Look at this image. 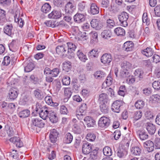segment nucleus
<instances>
[{"mask_svg":"<svg viewBox=\"0 0 160 160\" xmlns=\"http://www.w3.org/2000/svg\"><path fill=\"white\" fill-rule=\"evenodd\" d=\"M129 18V14L126 12H123L118 16V18L121 26L126 27L128 26V20Z\"/></svg>","mask_w":160,"mask_h":160,"instance_id":"obj_1","label":"nucleus"},{"mask_svg":"<svg viewBox=\"0 0 160 160\" xmlns=\"http://www.w3.org/2000/svg\"><path fill=\"white\" fill-rule=\"evenodd\" d=\"M123 104V102L122 101H115L112 105L111 109L113 112L119 113L120 111L121 107Z\"/></svg>","mask_w":160,"mask_h":160,"instance_id":"obj_2","label":"nucleus"},{"mask_svg":"<svg viewBox=\"0 0 160 160\" xmlns=\"http://www.w3.org/2000/svg\"><path fill=\"white\" fill-rule=\"evenodd\" d=\"M112 56L110 54L105 53L102 56L101 61L104 64L108 65L112 61Z\"/></svg>","mask_w":160,"mask_h":160,"instance_id":"obj_3","label":"nucleus"},{"mask_svg":"<svg viewBox=\"0 0 160 160\" xmlns=\"http://www.w3.org/2000/svg\"><path fill=\"white\" fill-rule=\"evenodd\" d=\"M75 9V6L73 3L70 2L67 3L65 8L66 13L68 15H71Z\"/></svg>","mask_w":160,"mask_h":160,"instance_id":"obj_4","label":"nucleus"},{"mask_svg":"<svg viewBox=\"0 0 160 160\" xmlns=\"http://www.w3.org/2000/svg\"><path fill=\"white\" fill-rule=\"evenodd\" d=\"M92 146L88 142L83 143L82 146V152L84 154L89 153L92 149Z\"/></svg>","mask_w":160,"mask_h":160,"instance_id":"obj_5","label":"nucleus"},{"mask_svg":"<svg viewBox=\"0 0 160 160\" xmlns=\"http://www.w3.org/2000/svg\"><path fill=\"white\" fill-rule=\"evenodd\" d=\"M91 27L96 30L100 29L102 27V23L99 20L96 19H93L90 22Z\"/></svg>","mask_w":160,"mask_h":160,"instance_id":"obj_6","label":"nucleus"},{"mask_svg":"<svg viewBox=\"0 0 160 160\" xmlns=\"http://www.w3.org/2000/svg\"><path fill=\"white\" fill-rule=\"evenodd\" d=\"M75 123L73 125V130L74 132L76 134H79L82 132L81 127L84 125L83 122L81 121H80L79 124L78 122H75Z\"/></svg>","mask_w":160,"mask_h":160,"instance_id":"obj_7","label":"nucleus"},{"mask_svg":"<svg viewBox=\"0 0 160 160\" xmlns=\"http://www.w3.org/2000/svg\"><path fill=\"white\" fill-rule=\"evenodd\" d=\"M146 129L148 132L151 135L153 134L156 131V127L153 124L150 122H148L145 124Z\"/></svg>","mask_w":160,"mask_h":160,"instance_id":"obj_8","label":"nucleus"},{"mask_svg":"<svg viewBox=\"0 0 160 160\" xmlns=\"http://www.w3.org/2000/svg\"><path fill=\"white\" fill-rule=\"evenodd\" d=\"M10 141L16 145L17 147L21 148L23 146V143L21 139L17 137H14L11 138Z\"/></svg>","mask_w":160,"mask_h":160,"instance_id":"obj_9","label":"nucleus"},{"mask_svg":"<svg viewBox=\"0 0 160 160\" xmlns=\"http://www.w3.org/2000/svg\"><path fill=\"white\" fill-rule=\"evenodd\" d=\"M90 13L92 15L98 14L99 12V8L95 3H91L90 4Z\"/></svg>","mask_w":160,"mask_h":160,"instance_id":"obj_10","label":"nucleus"},{"mask_svg":"<svg viewBox=\"0 0 160 160\" xmlns=\"http://www.w3.org/2000/svg\"><path fill=\"white\" fill-rule=\"evenodd\" d=\"M20 12L19 11L16 12L14 16L15 21L18 22L19 27H22L24 24V21L22 18L20 17Z\"/></svg>","mask_w":160,"mask_h":160,"instance_id":"obj_11","label":"nucleus"},{"mask_svg":"<svg viewBox=\"0 0 160 160\" xmlns=\"http://www.w3.org/2000/svg\"><path fill=\"white\" fill-rule=\"evenodd\" d=\"M58 135V133L56 129H53L50 130L49 137L52 142L54 143L56 142Z\"/></svg>","mask_w":160,"mask_h":160,"instance_id":"obj_12","label":"nucleus"},{"mask_svg":"<svg viewBox=\"0 0 160 160\" xmlns=\"http://www.w3.org/2000/svg\"><path fill=\"white\" fill-rule=\"evenodd\" d=\"M73 19L74 21L76 22L80 23L82 22L85 20V14L78 12L74 16Z\"/></svg>","mask_w":160,"mask_h":160,"instance_id":"obj_13","label":"nucleus"},{"mask_svg":"<svg viewBox=\"0 0 160 160\" xmlns=\"http://www.w3.org/2000/svg\"><path fill=\"white\" fill-rule=\"evenodd\" d=\"M144 147L147 148L148 152H151L154 150V144L152 142L148 140L143 143Z\"/></svg>","mask_w":160,"mask_h":160,"instance_id":"obj_14","label":"nucleus"},{"mask_svg":"<svg viewBox=\"0 0 160 160\" xmlns=\"http://www.w3.org/2000/svg\"><path fill=\"white\" fill-rule=\"evenodd\" d=\"M13 26L12 24H6L4 26L3 32L5 33L9 36H11L13 33L12 32Z\"/></svg>","mask_w":160,"mask_h":160,"instance_id":"obj_15","label":"nucleus"},{"mask_svg":"<svg viewBox=\"0 0 160 160\" xmlns=\"http://www.w3.org/2000/svg\"><path fill=\"white\" fill-rule=\"evenodd\" d=\"M18 93L16 88H11L9 91L8 96L9 98L12 100H14L17 97Z\"/></svg>","mask_w":160,"mask_h":160,"instance_id":"obj_16","label":"nucleus"},{"mask_svg":"<svg viewBox=\"0 0 160 160\" xmlns=\"http://www.w3.org/2000/svg\"><path fill=\"white\" fill-rule=\"evenodd\" d=\"M122 48L127 52L131 51L133 48V44L132 41L126 42L123 44Z\"/></svg>","mask_w":160,"mask_h":160,"instance_id":"obj_17","label":"nucleus"},{"mask_svg":"<svg viewBox=\"0 0 160 160\" xmlns=\"http://www.w3.org/2000/svg\"><path fill=\"white\" fill-rule=\"evenodd\" d=\"M11 122L9 121L7 122V124L5 126V130L7 131L8 136H12L14 135V132L12 128L10 127Z\"/></svg>","mask_w":160,"mask_h":160,"instance_id":"obj_18","label":"nucleus"},{"mask_svg":"<svg viewBox=\"0 0 160 160\" xmlns=\"http://www.w3.org/2000/svg\"><path fill=\"white\" fill-rule=\"evenodd\" d=\"M127 154V151L121 147L119 148L117 153V156L120 158H124Z\"/></svg>","mask_w":160,"mask_h":160,"instance_id":"obj_19","label":"nucleus"},{"mask_svg":"<svg viewBox=\"0 0 160 160\" xmlns=\"http://www.w3.org/2000/svg\"><path fill=\"white\" fill-rule=\"evenodd\" d=\"M5 12L0 8V25L2 26L7 22Z\"/></svg>","mask_w":160,"mask_h":160,"instance_id":"obj_20","label":"nucleus"},{"mask_svg":"<svg viewBox=\"0 0 160 160\" xmlns=\"http://www.w3.org/2000/svg\"><path fill=\"white\" fill-rule=\"evenodd\" d=\"M61 13L58 11H53L51 13H49L48 16L49 18L57 19L61 17Z\"/></svg>","mask_w":160,"mask_h":160,"instance_id":"obj_21","label":"nucleus"},{"mask_svg":"<svg viewBox=\"0 0 160 160\" xmlns=\"http://www.w3.org/2000/svg\"><path fill=\"white\" fill-rule=\"evenodd\" d=\"M109 101L108 97L107 94L103 93L99 95L98 101L100 104L108 103Z\"/></svg>","mask_w":160,"mask_h":160,"instance_id":"obj_22","label":"nucleus"},{"mask_svg":"<svg viewBox=\"0 0 160 160\" xmlns=\"http://www.w3.org/2000/svg\"><path fill=\"white\" fill-rule=\"evenodd\" d=\"M33 93L36 98L40 100L43 98L45 96L44 93L41 90L38 89L35 90Z\"/></svg>","mask_w":160,"mask_h":160,"instance_id":"obj_23","label":"nucleus"},{"mask_svg":"<svg viewBox=\"0 0 160 160\" xmlns=\"http://www.w3.org/2000/svg\"><path fill=\"white\" fill-rule=\"evenodd\" d=\"M56 52L61 56H63L66 50L63 45L58 46L56 48Z\"/></svg>","mask_w":160,"mask_h":160,"instance_id":"obj_24","label":"nucleus"},{"mask_svg":"<svg viewBox=\"0 0 160 160\" xmlns=\"http://www.w3.org/2000/svg\"><path fill=\"white\" fill-rule=\"evenodd\" d=\"M67 45L68 48V54L69 55V53H70L71 55L73 56L74 53H73V52L75 50L76 48V45L72 42H68Z\"/></svg>","mask_w":160,"mask_h":160,"instance_id":"obj_25","label":"nucleus"},{"mask_svg":"<svg viewBox=\"0 0 160 160\" xmlns=\"http://www.w3.org/2000/svg\"><path fill=\"white\" fill-rule=\"evenodd\" d=\"M99 51L97 49L94 48L89 51L88 54L89 57L90 58H97L98 56Z\"/></svg>","mask_w":160,"mask_h":160,"instance_id":"obj_26","label":"nucleus"},{"mask_svg":"<svg viewBox=\"0 0 160 160\" xmlns=\"http://www.w3.org/2000/svg\"><path fill=\"white\" fill-rule=\"evenodd\" d=\"M90 158L92 160H99L100 157L98 155V150L94 149L91 152L90 155Z\"/></svg>","mask_w":160,"mask_h":160,"instance_id":"obj_27","label":"nucleus"},{"mask_svg":"<svg viewBox=\"0 0 160 160\" xmlns=\"http://www.w3.org/2000/svg\"><path fill=\"white\" fill-rule=\"evenodd\" d=\"M45 122L43 121H32L31 127L33 128V126L42 128L44 127Z\"/></svg>","mask_w":160,"mask_h":160,"instance_id":"obj_28","label":"nucleus"},{"mask_svg":"<svg viewBox=\"0 0 160 160\" xmlns=\"http://www.w3.org/2000/svg\"><path fill=\"white\" fill-rule=\"evenodd\" d=\"M141 149L138 147H132L131 148V153L134 156L139 155L141 153Z\"/></svg>","mask_w":160,"mask_h":160,"instance_id":"obj_29","label":"nucleus"},{"mask_svg":"<svg viewBox=\"0 0 160 160\" xmlns=\"http://www.w3.org/2000/svg\"><path fill=\"white\" fill-rule=\"evenodd\" d=\"M142 53L147 57L151 56L153 53V51L151 48H147L142 51Z\"/></svg>","mask_w":160,"mask_h":160,"instance_id":"obj_30","label":"nucleus"},{"mask_svg":"<svg viewBox=\"0 0 160 160\" xmlns=\"http://www.w3.org/2000/svg\"><path fill=\"white\" fill-rule=\"evenodd\" d=\"M109 104L108 103H100V108L101 111L103 113H107L108 111Z\"/></svg>","mask_w":160,"mask_h":160,"instance_id":"obj_31","label":"nucleus"},{"mask_svg":"<svg viewBox=\"0 0 160 160\" xmlns=\"http://www.w3.org/2000/svg\"><path fill=\"white\" fill-rule=\"evenodd\" d=\"M114 32L118 36H123L125 34V30L120 27H118L115 28L114 30Z\"/></svg>","mask_w":160,"mask_h":160,"instance_id":"obj_32","label":"nucleus"},{"mask_svg":"<svg viewBox=\"0 0 160 160\" xmlns=\"http://www.w3.org/2000/svg\"><path fill=\"white\" fill-rule=\"evenodd\" d=\"M134 74L136 78H138L140 80L143 78L144 72L141 69H138L136 70Z\"/></svg>","mask_w":160,"mask_h":160,"instance_id":"obj_33","label":"nucleus"},{"mask_svg":"<svg viewBox=\"0 0 160 160\" xmlns=\"http://www.w3.org/2000/svg\"><path fill=\"white\" fill-rule=\"evenodd\" d=\"M63 69L65 71L68 72L70 70L72 65L71 62L69 61H66L63 63Z\"/></svg>","mask_w":160,"mask_h":160,"instance_id":"obj_34","label":"nucleus"},{"mask_svg":"<svg viewBox=\"0 0 160 160\" xmlns=\"http://www.w3.org/2000/svg\"><path fill=\"white\" fill-rule=\"evenodd\" d=\"M138 134L140 138L142 140H144L148 138V135L145 131H139L138 132Z\"/></svg>","mask_w":160,"mask_h":160,"instance_id":"obj_35","label":"nucleus"},{"mask_svg":"<svg viewBox=\"0 0 160 160\" xmlns=\"http://www.w3.org/2000/svg\"><path fill=\"white\" fill-rule=\"evenodd\" d=\"M77 54L79 59L82 62H85L88 59L86 56L81 51L78 50L77 52Z\"/></svg>","mask_w":160,"mask_h":160,"instance_id":"obj_36","label":"nucleus"},{"mask_svg":"<svg viewBox=\"0 0 160 160\" xmlns=\"http://www.w3.org/2000/svg\"><path fill=\"white\" fill-rule=\"evenodd\" d=\"M110 124L109 121H98V125L101 128H106L108 127Z\"/></svg>","mask_w":160,"mask_h":160,"instance_id":"obj_37","label":"nucleus"},{"mask_svg":"<svg viewBox=\"0 0 160 160\" xmlns=\"http://www.w3.org/2000/svg\"><path fill=\"white\" fill-rule=\"evenodd\" d=\"M27 63V66L24 68V71L26 72H29L33 69L34 65L33 63L29 61H28Z\"/></svg>","mask_w":160,"mask_h":160,"instance_id":"obj_38","label":"nucleus"},{"mask_svg":"<svg viewBox=\"0 0 160 160\" xmlns=\"http://www.w3.org/2000/svg\"><path fill=\"white\" fill-rule=\"evenodd\" d=\"M132 67L131 64L126 61H124L121 64V68L122 70H126L128 71Z\"/></svg>","mask_w":160,"mask_h":160,"instance_id":"obj_39","label":"nucleus"},{"mask_svg":"<svg viewBox=\"0 0 160 160\" xmlns=\"http://www.w3.org/2000/svg\"><path fill=\"white\" fill-rule=\"evenodd\" d=\"M102 37L104 39H108L111 36V33L109 30H104L101 33Z\"/></svg>","mask_w":160,"mask_h":160,"instance_id":"obj_40","label":"nucleus"},{"mask_svg":"<svg viewBox=\"0 0 160 160\" xmlns=\"http://www.w3.org/2000/svg\"><path fill=\"white\" fill-rule=\"evenodd\" d=\"M51 8L50 5L48 3H45L42 6L41 10L43 13H47L49 12Z\"/></svg>","mask_w":160,"mask_h":160,"instance_id":"obj_41","label":"nucleus"},{"mask_svg":"<svg viewBox=\"0 0 160 160\" xmlns=\"http://www.w3.org/2000/svg\"><path fill=\"white\" fill-rule=\"evenodd\" d=\"M49 111L47 110H42L39 113L40 117L43 120H45L48 117Z\"/></svg>","mask_w":160,"mask_h":160,"instance_id":"obj_42","label":"nucleus"},{"mask_svg":"<svg viewBox=\"0 0 160 160\" xmlns=\"http://www.w3.org/2000/svg\"><path fill=\"white\" fill-rule=\"evenodd\" d=\"M104 154L107 156L110 157L112 154V152L111 148L108 147H105L103 150Z\"/></svg>","mask_w":160,"mask_h":160,"instance_id":"obj_43","label":"nucleus"},{"mask_svg":"<svg viewBox=\"0 0 160 160\" xmlns=\"http://www.w3.org/2000/svg\"><path fill=\"white\" fill-rule=\"evenodd\" d=\"M95 77L97 79H100L105 76V73L102 71H97L94 74Z\"/></svg>","mask_w":160,"mask_h":160,"instance_id":"obj_44","label":"nucleus"},{"mask_svg":"<svg viewBox=\"0 0 160 160\" xmlns=\"http://www.w3.org/2000/svg\"><path fill=\"white\" fill-rule=\"evenodd\" d=\"M112 83V78L111 76L109 75L107 77L106 81L102 84V86L104 87L111 85Z\"/></svg>","mask_w":160,"mask_h":160,"instance_id":"obj_45","label":"nucleus"},{"mask_svg":"<svg viewBox=\"0 0 160 160\" xmlns=\"http://www.w3.org/2000/svg\"><path fill=\"white\" fill-rule=\"evenodd\" d=\"M30 113V112L28 110H24L19 112V116L20 117L24 118L28 117Z\"/></svg>","mask_w":160,"mask_h":160,"instance_id":"obj_46","label":"nucleus"},{"mask_svg":"<svg viewBox=\"0 0 160 160\" xmlns=\"http://www.w3.org/2000/svg\"><path fill=\"white\" fill-rule=\"evenodd\" d=\"M145 105L144 102L141 100H138L135 104V106L138 109L142 108Z\"/></svg>","mask_w":160,"mask_h":160,"instance_id":"obj_47","label":"nucleus"},{"mask_svg":"<svg viewBox=\"0 0 160 160\" xmlns=\"http://www.w3.org/2000/svg\"><path fill=\"white\" fill-rule=\"evenodd\" d=\"M150 100L153 103L158 102L160 101V96L158 94L153 95L150 97Z\"/></svg>","mask_w":160,"mask_h":160,"instance_id":"obj_48","label":"nucleus"},{"mask_svg":"<svg viewBox=\"0 0 160 160\" xmlns=\"http://www.w3.org/2000/svg\"><path fill=\"white\" fill-rule=\"evenodd\" d=\"M72 135L70 133H68L66 134L64 142L66 143H70L72 141Z\"/></svg>","mask_w":160,"mask_h":160,"instance_id":"obj_49","label":"nucleus"},{"mask_svg":"<svg viewBox=\"0 0 160 160\" xmlns=\"http://www.w3.org/2000/svg\"><path fill=\"white\" fill-rule=\"evenodd\" d=\"M120 76L122 78L128 77L130 76L128 71L126 70H122V69L121 68L120 72Z\"/></svg>","mask_w":160,"mask_h":160,"instance_id":"obj_50","label":"nucleus"},{"mask_svg":"<svg viewBox=\"0 0 160 160\" xmlns=\"http://www.w3.org/2000/svg\"><path fill=\"white\" fill-rule=\"evenodd\" d=\"M85 4L84 3L82 2L80 3L78 5V12H82V13L85 14Z\"/></svg>","mask_w":160,"mask_h":160,"instance_id":"obj_51","label":"nucleus"},{"mask_svg":"<svg viewBox=\"0 0 160 160\" xmlns=\"http://www.w3.org/2000/svg\"><path fill=\"white\" fill-rule=\"evenodd\" d=\"M107 26L111 28H112L116 26V23L114 20L108 19L107 21Z\"/></svg>","mask_w":160,"mask_h":160,"instance_id":"obj_52","label":"nucleus"},{"mask_svg":"<svg viewBox=\"0 0 160 160\" xmlns=\"http://www.w3.org/2000/svg\"><path fill=\"white\" fill-rule=\"evenodd\" d=\"M10 57L8 56H6L4 58L2 63V64L3 66H7L10 63Z\"/></svg>","mask_w":160,"mask_h":160,"instance_id":"obj_53","label":"nucleus"},{"mask_svg":"<svg viewBox=\"0 0 160 160\" xmlns=\"http://www.w3.org/2000/svg\"><path fill=\"white\" fill-rule=\"evenodd\" d=\"M49 114L50 115V117L49 118L50 120L52 119L57 120L58 119V116L55 112H52V111H49Z\"/></svg>","mask_w":160,"mask_h":160,"instance_id":"obj_54","label":"nucleus"},{"mask_svg":"<svg viewBox=\"0 0 160 160\" xmlns=\"http://www.w3.org/2000/svg\"><path fill=\"white\" fill-rule=\"evenodd\" d=\"M64 94L66 98H70L71 97L72 92L70 88H64Z\"/></svg>","mask_w":160,"mask_h":160,"instance_id":"obj_55","label":"nucleus"},{"mask_svg":"<svg viewBox=\"0 0 160 160\" xmlns=\"http://www.w3.org/2000/svg\"><path fill=\"white\" fill-rule=\"evenodd\" d=\"M62 82L63 85H68L70 84V78L68 77L65 76L62 79Z\"/></svg>","mask_w":160,"mask_h":160,"instance_id":"obj_56","label":"nucleus"},{"mask_svg":"<svg viewBox=\"0 0 160 160\" xmlns=\"http://www.w3.org/2000/svg\"><path fill=\"white\" fill-rule=\"evenodd\" d=\"M142 22L143 23H145L147 25L150 24L149 19H148L147 13H144L142 16Z\"/></svg>","mask_w":160,"mask_h":160,"instance_id":"obj_57","label":"nucleus"},{"mask_svg":"<svg viewBox=\"0 0 160 160\" xmlns=\"http://www.w3.org/2000/svg\"><path fill=\"white\" fill-rule=\"evenodd\" d=\"M152 86L155 89L160 90V81L154 82L152 84Z\"/></svg>","mask_w":160,"mask_h":160,"instance_id":"obj_58","label":"nucleus"},{"mask_svg":"<svg viewBox=\"0 0 160 160\" xmlns=\"http://www.w3.org/2000/svg\"><path fill=\"white\" fill-rule=\"evenodd\" d=\"M59 72V69L58 68H54L51 71L50 76L52 77H56L58 76Z\"/></svg>","mask_w":160,"mask_h":160,"instance_id":"obj_59","label":"nucleus"},{"mask_svg":"<svg viewBox=\"0 0 160 160\" xmlns=\"http://www.w3.org/2000/svg\"><path fill=\"white\" fill-rule=\"evenodd\" d=\"M142 115V113L141 111H139L135 112L134 116L135 120H138L141 118Z\"/></svg>","mask_w":160,"mask_h":160,"instance_id":"obj_60","label":"nucleus"},{"mask_svg":"<svg viewBox=\"0 0 160 160\" xmlns=\"http://www.w3.org/2000/svg\"><path fill=\"white\" fill-rule=\"evenodd\" d=\"M86 138L88 140L93 141L95 139L96 136L94 134L89 133L87 134Z\"/></svg>","mask_w":160,"mask_h":160,"instance_id":"obj_61","label":"nucleus"},{"mask_svg":"<svg viewBox=\"0 0 160 160\" xmlns=\"http://www.w3.org/2000/svg\"><path fill=\"white\" fill-rule=\"evenodd\" d=\"M60 112L62 114H67L68 112V111L67 108L64 105H62L61 106Z\"/></svg>","mask_w":160,"mask_h":160,"instance_id":"obj_62","label":"nucleus"},{"mask_svg":"<svg viewBox=\"0 0 160 160\" xmlns=\"http://www.w3.org/2000/svg\"><path fill=\"white\" fill-rule=\"evenodd\" d=\"M109 0H102L101 6L102 7L106 8L109 6Z\"/></svg>","mask_w":160,"mask_h":160,"instance_id":"obj_63","label":"nucleus"},{"mask_svg":"<svg viewBox=\"0 0 160 160\" xmlns=\"http://www.w3.org/2000/svg\"><path fill=\"white\" fill-rule=\"evenodd\" d=\"M154 10L155 15L158 17H160V5L156 6Z\"/></svg>","mask_w":160,"mask_h":160,"instance_id":"obj_64","label":"nucleus"}]
</instances>
